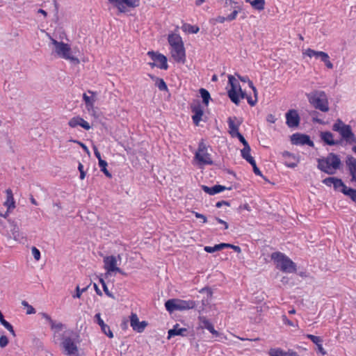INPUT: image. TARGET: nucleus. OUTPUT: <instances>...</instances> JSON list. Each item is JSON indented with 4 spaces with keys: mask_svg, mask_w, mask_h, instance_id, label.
<instances>
[{
    "mask_svg": "<svg viewBox=\"0 0 356 356\" xmlns=\"http://www.w3.org/2000/svg\"><path fill=\"white\" fill-rule=\"evenodd\" d=\"M270 257L273 261L275 267L282 272L285 273H293L296 272V264L284 253L280 252H273Z\"/></svg>",
    "mask_w": 356,
    "mask_h": 356,
    "instance_id": "1",
    "label": "nucleus"
},
{
    "mask_svg": "<svg viewBox=\"0 0 356 356\" xmlns=\"http://www.w3.org/2000/svg\"><path fill=\"white\" fill-rule=\"evenodd\" d=\"M341 159L338 155L330 153L326 157L318 160V168L330 175L334 174L340 168Z\"/></svg>",
    "mask_w": 356,
    "mask_h": 356,
    "instance_id": "2",
    "label": "nucleus"
},
{
    "mask_svg": "<svg viewBox=\"0 0 356 356\" xmlns=\"http://www.w3.org/2000/svg\"><path fill=\"white\" fill-rule=\"evenodd\" d=\"M50 39L54 47V51L58 57L69 60L74 65L79 63V58L72 55V49L69 44L63 42H58L52 38Z\"/></svg>",
    "mask_w": 356,
    "mask_h": 356,
    "instance_id": "3",
    "label": "nucleus"
},
{
    "mask_svg": "<svg viewBox=\"0 0 356 356\" xmlns=\"http://www.w3.org/2000/svg\"><path fill=\"white\" fill-rule=\"evenodd\" d=\"M332 130L338 132L341 136V140L345 141L346 144H356V136L353 132L351 127L343 123L341 120H337L333 124Z\"/></svg>",
    "mask_w": 356,
    "mask_h": 356,
    "instance_id": "4",
    "label": "nucleus"
},
{
    "mask_svg": "<svg viewBox=\"0 0 356 356\" xmlns=\"http://www.w3.org/2000/svg\"><path fill=\"white\" fill-rule=\"evenodd\" d=\"M197 304L194 300H184L181 299H170L165 303V309L170 313L175 311H184L193 309Z\"/></svg>",
    "mask_w": 356,
    "mask_h": 356,
    "instance_id": "5",
    "label": "nucleus"
},
{
    "mask_svg": "<svg viewBox=\"0 0 356 356\" xmlns=\"http://www.w3.org/2000/svg\"><path fill=\"white\" fill-rule=\"evenodd\" d=\"M313 106L322 112L329 111L327 97L324 92L316 91L313 94Z\"/></svg>",
    "mask_w": 356,
    "mask_h": 356,
    "instance_id": "6",
    "label": "nucleus"
},
{
    "mask_svg": "<svg viewBox=\"0 0 356 356\" xmlns=\"http://www.w3.org/2000/svg\"><path fill=\"white\" fill-rule=\"evenodd\" d=\"M61 346L64 350V353L67 356H78L79 350L74 339L70 336L63 335Z\"/></svg>",
    "mask_w": 356,
    "mask_h": 356,
    "instance_id": "7",
    "label": "nucleus"
},
{
    "mask_svg": "<svg viewBox=\"0 0 356 356\" xmlns=\"http://www.w3.org/2000/svg\"><path fill=\"white\" fill-rule=\"evenodd\" d=\"M195 159L203 165H212L213 161L211 155L207 152V147L203 140L198 145L197 151L195 153Z\"/></svg>",
    "mask_w": 356,
    "mask_h": 356,
    "instance_id": "8",
    "label": "nucleus"
},
{
    "mask_svg": "<svg viewBox=\"0 0 356 356\" xmlns=\"http://www.w3.org/2000/svg\"><path fill=\"white\" fill-rule=\"evenodd\" d=\"M228 81L231 86L230 90H228V96L231 101L236 105L240 102L239 97L237 92V88L239 89L240 85L237 80L232 75L228 76Z\"/></svg>",
    "mask_w": 356,
    "mask_h": 356,
    "instance_id": "9",
    "label": "nucleus"
},
{
    "mask_svg": "<svg viewBox=\"0 0 356 356\" xmlns=\"http://www.w3.org/2000/svg\"><path fill=\"white\" fill-rule=\"evenodd\" d=\"M104 268L108 273L118 272L122 275L125 273L118 267L117 257L115 256H106L104 258Z\"/></svg>",
    "mask_w": 356,
    "mask_h": 356,
    "instance_id": "10",
    "label": "nucleus"
},
{
    "mask_svg": "<svg viewBox=\"0 0 356 356\" xmlns=\"http://www.w3.org/2000/svg\"><path fill=\"white\" fill-rule=\"evenodd\" d=\"M147 55L151 58L152 60L156 62V67L161 70H167L168 67V60L166 56L164 55L154 52L153 51H149L147 52Z\"/></svg>",
    "mask_w": 356,
    "mask_h": 356,
    "instance_id": "11",
    "label": "nucleus"
},
{
    "mask_svg": "<svg viewBox=\"0 0 356 356\" xmlns=\"http://www.w3.org/2000/svg\"><path fill=\"white\" fill-rule=\"evenodd\" d=\"M323 183L327 186H333L334 189L341 193L346 186L341 179L330 177L323 180Z\"/></svg>",
    "mask_w": 356,
    "mask_h": 356,
    "instance_id": "12",
    "label": "nucleus"
},
{
    "mask_svg": "<svg viewBox=\"0 0 356 356\" xmlns=\"http://www.w3.org/2000/svg\"><path fill=\"white\" fill-rule=\"evenodd\" d=\"M130 325L134 331L141 333L147 327V323L145 321H139L137 314L131 313L130 316Z\"/></svg>",
    "mask_w": 356,
    "mask_h": 356,
    "instance_id": "13",
    "label": "nucleus"
},
{
    "mask_svg": "<svg viewBox=\"0 0 356 356\" xmlns=\"http://www.w3.org/2000/svg\"><path fill=\"white\" fill-rule=\"evenodd\" d=\"M291 142L293 145L312 146V140L308 135L296 133L291 136Z\"/></svg>",
    "mask_w": 356,
    "mask_h": 356,
    "instance_id": "14",
    "label": "nucleus"
},
{
    "mask_svg": "<svg viewBox=\"0 0 356 356\" xmlns=\"http://www.w3.org/2000/svg\"><path fill=\"white\" fill-rule=\"evenodd\" d=\"M171 54L174 60L177 63H184L186 61L185 49L184 44L173 47L171 49Z\"/></svg>",
    "mask_w": 356,
    "mask_h": 356,
    "instance_id": "15",
    "label": "nucleus"
},
{
    "mask_svg": "<svg viewBox=\"0 0 356 356\" xmlns=\"http://www.w3.org/2000/svg\"><path fill=\"white\" fill-rule=\"evenodd\" d=\"M286 124L289 127H296L299 125L300 117L296 110H289L286 113Z\"/></svg>",
    "mask_w": 356,
    "mask_h": 356,
    "instance_id": "16",
    "label": "nucleus"
},
{
    "mask_svg": "<svg viewBox=\"0 0 356 356\" xmlns=\"http://www.w3.org/2000/svg\"><path fill=\"white\" fill-rule=\"evenodd\" d=\"M313 56H314L316 60H319L321 62H323L327 69H333L334 65L327 53L313 50Z\"/></svg>",
    "mask_w": 356,
    "mask_h": 356,
    "instance_id": "17",
    "label": "nucleus"
},
{
    "mask_svg": "<svg viewBox=\"0 0 356 356\" xmlns=\"http://www.w3.org/2000/svg\"><path fill=\"white\" fill-rule=\"evenodd\" d=\"M68 125L72 128L80 126L86 130H89L91 128L89 123L80 116H75L71 118L68 122Z\"/></svg>",
    "mask_w": 356,
    "mask_h": 356,
    "instance_id": "18",
    "label": "nucleus"
},
{
    "mask_svg": "<svg viewBox=\"0 0 356 356\" xmlns=\"http://www.w3.org/2000/svg\"><path fill=\"white\" fill-rule=\"evenodd\" d=\"M95 321L101 327L102 332L104 334H105L110 339L113 338V332L111 330L110 327L106 325L102 319L100 313L95 314Z\"/></svg>",
    "mask_w": 356,
    "mask_h": 356,
    "instance_id": "19",
    "label": "nucleus"
},
{
    "mask_svg": "<svg viewBox=\"0 0 356 356\" xmlns=\"http://www.w3.org/2000/svg\"><path fill=\"white\" fill-rule=\"evenodd\" d=\"M346 163L351 176V181L356 182V159L352 156H348Z\"/></svg>",
    "mask_w": 356,
    "mask_h": 356,
    "instance_id": "20",
    "label": "nucleus"
},
{
    "mask_svg": "<svg viewBox=\"0 0 356 356\" xmlns=\"http://www.w3.org/2000/svg\"><path fill=\"white\" fill-rule=\"evenodd\" d=\"M9 222L10 224V232L12 237L15 241L22 243L23 240L24 239V235L23 234V233L19 232L18 226L14 221L9 220Z\"/></svg>",
    "mask_w": 356,
    "mask_h": 356,
    "instance_id": "21",
    "label": "nucleus"
},
{
    "mask_svg": "<svg viewBox=\"0 0 356 356\" xmlns=\"http://www.w3.org/2000/svg\"><path fill=\"white\" fill-rule=\"evenodd\" d=\"M241 8L240 6H234L232 13L227 15L226 17L222 16H218L214 19L216 22L224 23L225 21H232L236 18L237 15L241 12Z\"/></svg>",
    "mask_w": 356,
    "mask_h": 356,
    "instance_id": "22",
    "label": "nucleus"
},
{
    "mask_svg": "<svg viewBox=\"0 0 356 356\" xmlns=\"http://www.w3.org/2000/svg\"><path fill=\"white\" fill-rule=\"evenodd\" d=\"M234 120H236V118H234L229 117L227 120V123L229 126V134L231 135L232 138H236V136L240 134L238 131V127L241 124V122H238L237 124H235Z\"/></svg>",
    "mask_w": 356,
    "mask_h": 356,
    "instance_id": "23",
    "label": "nucleus"
},
{
    "mask_svg": "<svg viewBox=\"0 0 356 356\" xmlns=\"http://www.w3.org/2000/svg\"><path fill=\"white\" fill-rule=\"evenodd\" d=\"M201 188L203 190V191H204L206 193L211 195H213L215 194L222 192L226 189H229V190L231 189V188H227L225 186H222V185H215L212 187H209L207 186L202 185L201 186Z\"/></svg>",
    "mask_w": 356,
    "mask_h": 356,
    "instance_id": "24",
    "label": "nucleus"
},
{
    "mask_svg": "<svg viewBox=\"0 0 356 356\" xmlns=\"http://www.w3.org/2000/svg\"><path fill=\"white\" fill-rule=\"evenodd\" d=\"M200 327L208 330L211 334L218 335V332L214 329L212 323L204 316H199Z\"/></svg>",
    "mask_w": 356,
    "mask_h": 356,
    "instance_id": "25",
    "label": "nucleus"
},
{
    "mask_svg": "<svg viewBox=\"0 0 356 356\" xmlns=\"http://www.w3.org/2000/svg\"><path fill=\"white\" fill-rule=\"evenodd\" d=\"M188 332V330L186 328L184 327H179V324H176L173 326V327L168 330V338L170 339L171 337H173L175 336H186Z\"/></svg>",
    "mask_w": 356,
    "mask_h": 356,
    "instance_id": "26",
    "label": "nucleus"
},
{
    "mask_svg": "<svg viewBox=\"0 0 356 356\" xmlns=\"http://www.w3.org/2000/svg\"><path fill=\"white\" fill-rule=\"evenodd\" d=\"M191 111L194 113L193 120L195 125H198L203 115V110L200 104L191 107Z\"/></svg>",
    "mask_w": 356,
    "mask_h": 356,
    "instance_id": "27",
    "label": "nucleus"
},
{
    "mask_svg": "<svg viewBox=\"0 0 356 356\" xmlns=\"http://www.w3.org/2000/svg\"><path fill=\"white\" fill-rule=\"evenodd\" d=\"M321 138L323 140V142L329 145H336L339 144V140H334V136L330 131L321 132Z\"/></svg>",
    "mask_w": 356,
    "mask_h": 356,
    "instance_id": "28",
    "label": "nucleus"
},
{
    "mask_svg": "<svg viewBox=\"0 0 356 356\" xmlns=\"http://www.w3.org/2000/svg\"><path fill=\"white\" fill-rule=\"evenodd\" d=\"M270 356H297V353L295 352H284L280 348H272L269 351Z\"/></svg>",
    "mask_w": 356,
    "mask_h": 356,
    "instance_id": "29",
    "label": "nucleus"
},
{
    "mask_svg": "<svg viewBox=\"0 0 356 356\" xmlns=\"http://www.w3.org/2000/svg\"><path fill=\"white\" fill-rule=\"evenodd\" d=\"M168 42L171 47L184 44L181 38L177 34H170L168 36Z\"/></svg>",
    "mask_w": 356,
    "mask_h": 356,
    "instance_id": "30",
    "label": "nucleus"
},
{
    "mask_svg": "<svg viewBox=\"0 0 356 356\" xmlns=\"http://www.w3.org/2000/svg\"><path fill=\"white\" fill-rule=\"evenodd\" d=\"M313 343H314L317 346V353L321 354L322 355H325L326 354V351L323 348V340L319 337H316L313 335Z\"/></svg>",
    "mask_w": 356,
    "mask_h": 356,
    "instance_id": "31",
    "label": "nucleus"
},
{
    "mask_svg": "<svg viewBox=\"0 0 356 356\" xmlns=\"http://www.w3.org/2000/svg\"><path fill=\"white\" fill-rule=\"evenodd\" d=\"M7 193V200L5 202V204L8 207V211L11 208L13 209L15 207V201L13 195L12 191L10 189L6 190Z\"/></svg>",
    "mask_w": 356,
    "mask_h": 356,
    "instance_id": "32",
    "label": "nucleus"
},
{
    "mask_svg": "<svg viewBox=\"0 0 356 356\" xmlns=\"http://www.w3.org/2000/svg\"><path fill=\"white\" fill-rule=\"evenodd\" d=\"M108 2L112 4L114 7L117 8L120 13L127 12V8L123 6L122 0H108Z\"/></svg>",
    "mask_w": 356,
    "mask_h": 356,
    "instance_id": "33",
    "label": "nucleus"
},
{
    "mask_svg": "<svg viewBox=\"0 0 356 356\" xmlns=\"http://www.w3.org/2000/svg\"><path fill=\"white\" fill-rule=\"evenodd\" d=\"M250 147L249 145H247V146H244V147L241 149V156L245 159L248 163L250 161H252L254 158L251 156L250 155Z\"/></svg>",
    "mask_w": 356,
    "mask_h": 356,
    "instance_id": "34",
    "label": "nucleus"
},
{
    "mask_svg": "<svg viewBox=\"0 0 356 356\" xmlns=\"http://www.w3.org/2000/svg\"><path fill=\"white\" fill-rule=\"evenodd\" d=\"M83 99L85 102L86 108L88 111L93 108L95 99L93 97H89L86 93H83Z\"/></svg>",
    "mask_w": 356,
    "mask_h": 356,
    "instance_id": "35",
    "label": "nucleus"
},
{
    "mask_svg": "<svg viewBox=\"0 0 356 356\" xmlns=\"http://www.w3.org/2000/svg\"><path fill=\"white\" fill-rule=\"evenodd\" d=\"M225 246H227L226 243H220V244L215 245L213 247L205 246L204 249V250L207 252L213 253L214 252L220 251V250L225 248Z\"/></svg>",
    "mask_w": 356,
    "mask_h": 356,
    "instance_id": "36",
    "label": "nucleus"
},
{
    "mask_svg": "<svg viewBox=\"0 0 356 356\" xmlns=\"http://www.w3.org/2000/svg\"><path fill=\"white\" fill-rule=\"evenodd\" d=\"M0 322L13 335H15L12 325L4 319L3 315L0 311Z\"/></svg>",
    "mask_w": 356,
    "mask_h": 356,
    "instance_id": "37",
    "label": "nucleus"
},
{
    "mask_svg": "<svg viewBox=\"0 0 356 356\" xmlns=\"http://www.w3.org/2000/svg\"><path fill=\"white\" fill-rule=\"evenodd\" d=\"M344 195L348 196L353 201L356 202V190L346 186L342 192Z\"/></svg>",
    "mask_w": 356,
    "mask_h": 356,
    "instance_id": "38",
    "label": "nucleus"
},
{
    "mask_svg": "<svg viewBox=\"0 0 356 356\" xmlns=\"http://www.w3.org/2000/svg\"><path fill=\"white\" fill-rule=\"evenodd\" d=\"M200 93L202 98V102L204 104L207 106L209 102V99H211V96L209 91L204 88H201L200 90Z\"/></svg>",
    "mask_w": 356,
    "mask_h": 356,
    "instance_id": "39",
    "label": "nucleus"
},
{
    "mask_svg": "<svg viewBox=\"0 0 356 356\" xmlns=\"http://www.w3.org/2000/svg\"><path fill=\"white\" fill-rule=\"evenodd\" d=\"M155 85L161 91L168 90V86L163 79L156 78Z\"/></svg>",
    "mask_w": 356,
    "mask_h": 356,
    "instance_id": "40",
    "label": "nucleus"
},
{
    "mask_svg": "<svg viewBox=\"0 0 356 356\" xmlns=\"http://www.w3.org/2000/svg\"><path fill=\"white\" fill-rule=\"evenodd\" d=\"M250 3L254 8L261 10L264 8L265 0H254Z\"/></svg>",
    "mask_w": 356,
    "mask_h": 356,
    "instance_id": "41",
    "label": "nucleus"
},
{
    "mask_svg": "<svg viewBox=\"0 0 356 356\" xmlns=\"http://www.w3.org/2000/svg\"><path fill=\"white\" fill-rule=\"evenodd\" d=\"M99 166L107 177L111 178L112 177L111 174L106 169L107 162L106 161L100 160V162H99Z\"/></svg>",
    "mask_w": 356,
    "mask_h": 356,
    "instance_id": "42",
    "label": "nucleus"
},
{
    "mask_svg": "<svg viewBox=\"0 0 356 356\" xmlns=\"http://www.w3.org/2000/svg\"><path fill=\"white\" fill-rule=\"evenodd\" d=\"M123 6L129 8L138 7L140 4V0H122Z\"/></svg>",
    "mask_w": 356,
    "mask_h": 356,
    "instance_id": "43",
    "label": "nucleus"
},
{
    "mask_svg": "<svg viewBox=\"0 0 356 356\" xmlns=\"http://www.w3.org/2000/svg\"><path fill=\"white\" fill-rule=\"evenodd\" d=\"M50 325H51V328L52 330H55V333H54V337H56V332H60L63 327V323H56L54 321L52 320L51 322L49 323Z\"/></svg>",
    "mask_w": 356,
    "mask_h": 356,
    "instance_id": "44",
    "label": "nucleus"
},
{
    "mask_svg": "<svg viewBox=\"0 0 356 356\" xmlns=\"http://www.w3.org/2000/svg\"><path fill=\"white\" fill-rule=\"evenodd\" d=\"M249 163L252 166L253 172H254L255 175L260 176V177H263V175H262L261 170L257 166L254 159H253L252 161H250Z\"/></svg>",
    "mask_w": 356,
    "mask_h": 356,
    "instance_id": "45",
    "label": "nucleus"
},
{
    "mask_svg": "<svg viewBox=\"0 0 356 356\" xmlns=\"http://www.w3.org/2000/svg\"><path fill=\"white\" fill-rule=\"evenodd\" d=\"M88 287H89V286H87L86 287H84L81 289L80 287L79 286H77L76 288V293L74 295H73V298H80L82 293L86 291Z\"/></svg>",
    "mask_w": 356,
    "mask_h": 356,
    "instance_id": "46",
    "label": "nucleus"
},
{
    "mask_svg": "<svg viewBox=\"0 0 356 356\" xmlns=\"http://www.w3.org/2000/svg\"><path fill=\"white\" fill-rule=\"evenodd\" d=\"M282 321L285 325H289L291 327H295L296 325V321L289 319L286 315L282 316Z\"/></svg>",
    "mask_w": 356,
    "mask_h": 356,
    "instance_id": "47",
    "label": "nucleus"
},
{
    "mask_svg": "<svg viewBox=\"0 0 356 356\" xmlns=\"http://www.w3.org/2000/svg\"><path fill=\"white\" fill-rule=\"evenodd\" d=\"M31 251H32V254H33L34 259L36 261H38L40 259V250L38 248H36L35 247H32Z\"/></svg>",
    "mask_w": 356,
    "mask_h": 356,
    "instance_id": "48",
    "label": "nucleus"
},
{
    "mask_svg": "<svg viewBox=\"0 0 356 356\" xmlns=\"http://www.w3.org/2000/svg\"><path fill=\"white\" fill-rule=\"evenodd\" d=\"M236 3H237L236 2H235V1H234L232 0H225L222 3V4H223V6L225 8L228 7V6H231V8H233V9H234V6H237Z\"/></svg>",
    "mask_w": 356,
    "mask_h": 356,
    "instance_id": "49",
    "label": "nucleus"
},
{
    "mask_svg": "<svg viewBox=\"0 0 356 356\" xmlns=\"http://www.w3.org/2000/svg\"><path fill=\"white\" fill-rule=\"evenodd\" d=\"M8 343V339L6 336L2 335L0 337V347L4 348L6 347Z\"/></svg>",
    "mask_w": 356,
    "mask_h": 356,
    "instance_id": "50",
    "label": "nucleus"
},
{
    "mask_svg": "<svg viewBox=\"0 0 356 356\" xmlns=\"http://www.w3.org/2000/svg\"><path fill=\"white\" fill-rule=\"evenodd\" d=\"M187 26H188V31L191 33H197L200 30L199 27L197 26L188 24Z\"/></svg>",
    "mask_w": 356,
    "mask_h": 356,
    "instance_id": "51",
    "label": "nucleus"
},
{
    "mask_svg": "<svg viewBox=\"0 0 356 356\" xmlns=\"http://www.w3.org/2000/svg\"><path fill=\"white\" fill-rule=\"evenodd\" d=\"M78 169L80 172V179H83L86 177V172L83 170V165L81 163H79Z\"/></svg>",
    "mask_w": 356,
    "mask_h": 356,
    "instance_id": "52",
    "label": "nucleus"
},
{
    "mask_svg": "<svg viewBox=\"0 0 356 356\" xmlns=\"http://www.w3.org/2000/svg\"><path fill=\"white\" fill-rule=\"evenodd\" d=\"M226 245L225 248H232L233 249L235 252H238V253H240L241 252V249L239 246H237V245H232V244H230V243H226Z\"/></svg>",
    "mask_w": 356,
    "mask_h": 356,
    "instance_id": "53",
    "label": "nucleus"
},
{
    "mask_svg": "<svg viewBox=\"0 0 356 356\" xmlns=\"http://www.w3.org/2000/svg\"><path fill=\"white\" fill-rule=\"evenodd\" d=\"M102 288H103V290L106 296H108V297H110L113 299H115L113 294L109 291L106 284H104V286H102Z\"/></svg>",
    "mask_w": 356,
    "mask_h": 356,
    "instance_id": "54",
    "label": "nucleus"
},
{
    "mask_svg": "<svg viewBox=\"0 0 356 356\" xmlns=\"http://www.w3.org/2000/svg\"><path fill=\"white\" fill-rule=\"evenodd\" d=\"M193 213L197 218L202 219L204 223L207 222V218L204 215L195 211H193Z\"/></svg>",
    "mask_w": 356,
    "mask_h": 356,
    "instance_id": "55",
    "label": "nucleus"
},
{
    "mask_svg": "<svg viewBox=\"0 0 356 356\" xmlns=\"http://www.w3.org/2000/svg\"><path fill=\"white\" fill-rule=\"evenodd\" d=\"M236 138L243 145V146H247V145H249L247 140L245 139V138L241 133L236 136Z\"/></svg>",
    "mask_w": 356,
    "mask_h": 356,
    "instance_id": "56",
    "label": "nucleus"
},
{
    "mask_svg": "<svg viewBox=\"0 0 356 356\" xmlns=\"http://www.w3.org/2000/svg\"><path fill=\"white\" fill-rule=\"evenodd\" d=\"M249 86L252 90V91L254 92V98L257 99V90L256 88L254 87V86L253 85V83L252 81H249Z\"/></svg>",
    "mask_w": 356,
    "mask_h": 356,
    "instance_id": "57",
    "label": "nucleus"
},
{
    "mask_svg": "<svg viewBox=\"0 0 356 356\" xmlns=\"http://www.w3.org/2000/svg\"><path fill=\"white\" fill-rule=\"evenodd\" d=\"M247 101L250 106H254L257 102V99H252L250 96L246 97Z\"/></svg>",
    "mask_w": 356,
    "mask_h": 356,
    "instance_id": "58",
    "label": "nucleus"
},
{
    "mask_svg": "<svg viewBox=\"0 0 356 356\" xmlns=\"http://www.w3.org/2000/svg\"><path fill=\"white\" fill-rule=\"evenodd\" d=\"M222 205H226V206H229L230 204L229 202H227V201H224V200H222V201H219L216 204V207L217 208H220Z\"/></svg>",
    "mask_w": 356,
    "mask_h": 356,
    "instance_id": "59",
    "label": "nucleus"
},
{
    "mask_svg": "<svg viewBox=\"0 0 356 356\" xmlns=\"http://www.w3.org/2000/svg\"><path fill=\"white\" fill-rule=\"evenodd\" d=\"M93 149H94V154H95V156L97 158L99 162H100V160H102V157H101L100 152H99L98 149L95 146L93 147Z\"/></svg>",
    "mask_w": 356,
    "mask_h": 356,
    "instance_id": "60",
    "label": "nucleus"
},
{
    "mask_svg": "<svg viewBox=\"0 0 356 356\" xmlns=\"http://www.w3.org/2000/svg\"><path fill=\"white\" fill-rule=\"evenodd\" d=\"M214 219H215V220H216L218 223H220V224L224 225V226H225V229H228L229 226H228L227 222H226L225 221H224L223 220H222V219H220V218H218V217H216Z\"/></svg>",
    "mask_w": 356,
    "mask_h": 356,
    "instance_id": "61",
    "label": "nucleus"
},
{
    "mask_svg": "<svg viewBox=\"0 0 356 356\" xmlns=\"http://www.w3.org/2000/svg\"><path fill=\"white\" fill-rule=\"evenodd\" d=\"M72 141L79 144L80 146L83 149V150L85 152H86L87 153H89V149L85 144H83V143H81L79 141L75 140H72Z\"/></svg>",
    "mask_w": 356,
    "mask_h": 356,
    "instance_id": "62",
    "label": "nucleus"
},
{
    "mask_svg": "<svg viewBox=\"0 0 356 356\" xmlns=\"http://www.w3.org/2000/svg\"><path fill=\"white\" fill-rule=\"evenodd\" d=\"M35 313V309L29 305V306L27 307L26 314H32Z\"/></svg>",
    "mask_w": 356,
    "mask_h": 356,
    "instance_id": "63",
    "label": "nucleus"
},
{
    "mask_svg": "<svg viewBox=\"0 0 356 356\" xmlns=\"http://www.w3.org/2000/svg\"><path fill=\"white\" fill-rule=\"evenodd\" d=\"M237 76H238V79H239L242 82H248V83L249 84V81H250V80L249 79V78H248L247 76H240V75H238V74H237Z\"/></svg>",
    "mask_w": 356,
    "mask_h": 356,
    "instance_id": "64",
    "label": "nucleus"
}]
</instances>
